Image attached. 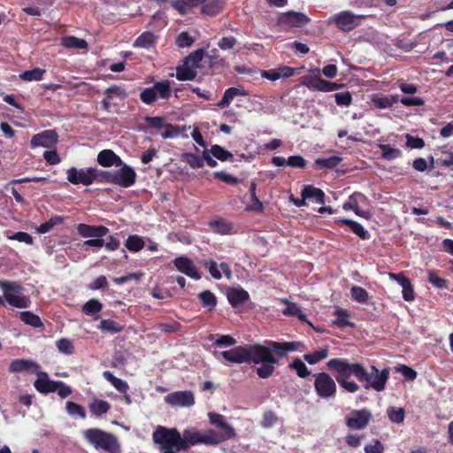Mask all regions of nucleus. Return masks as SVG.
<instances>
[{
  "label": "nucleus",
  "mask_w": 453,
  "mask_h": 453,
  "mask_svg": "<svg viewBox=\"0 0 453 453\" xmlns=\"http://www.w3.org/2000/svg\"><path fill=\"white\" fill-rule=\"evenodd\" d=\"M330 81L322 79L319 75H304L301 78V84L312 91L329 92Z\"/></svg>",
  "instance_id": "obj_19"
},
{
  "label": "nucleus",
  "mask_w": 453,
  "mask_h": 453,
  "mask_svg": "<svg viewBox=\"0 0 453 453\" xmlns=\"http://www.w3.org/2000/svg\"><path fill=\"white\" fill-rule=\"evenodd\" d=\"M210 152L215 158L222 162L231 160L234 157L230 151L226 150V149L218 144L212 145L210 150Z\"/></svg>",
  "instance_id": "obj_47"
},
{
  "label": "nucleus",
  "mask_w": 453,
  "mask_h": 453,
  "mask_svg": "<svg viewBox=\"0 0 453 453\" xmlns=\"http://www.w3.org/2000/svg\"><path fill=\"white\" fill-rule=\"evenodd\" d=\"M202 265L208 269L209 273L214 280H220L222 278V274H224L227 280L232 278V270L229 265L226 262H222L218 265L213 259H204L203 260Z\"/></svg>",
  "instance_id": "obj_15"
},
{
  "label": "nucleus",
  "mask_w": 453,
  "mask_h": 453,
  "mask_svg": "<svg viewBox=\"0 0 453 453\" xmlns=\"http://www.w3.org/2000/svg\"><path fill=\"white\" fill-rule=\"evenodd\" d=\"M136 173L134 170L123 163L121 167L113 171V184L122 188H129L135 183Z\"/></svg>",
  "instance_id": "obj_11"
},
{
  "label": "nucleus",
  "mask_w": 453,
  "mask_h": 453,
  "mask_svg": "<svg viewBox=\"0 0 453 453\" xmlns=\"http://www.w3.org/2000/svg\"><path fill=\"white\" fill-rule=\"evenodd\" d=\"M196 76L197 71L186 65L185 62L176 67L175 77L178 81H194Z\"/></svg>",
  "instance_id": "obj_27"
},
{
  "label": "nucleus",
  "mask_w": 453,
  "mask_h": 453,
  "mask_svg": "<svg viewBox=\"0 0 453 453\" xmlns=\"http://www.w3.org/2000/svg\"><path fill=\"white\" fill-rule=\"evenodd\" d=\"M208 418L210 424L219 429V433L212 429L207 430L210 437H213L214 446L235 437V430L226 421L223 415L215 412H209Z\"/></svg>",
  "instance_id": "obj_5"
},
{
  "label": "nucleus",
  "mask_w": 453,
  "mask_h": 453,
  "mask_svg": "<svg viewBox=\"0 0 453 453\" xmlns=\"http://www.w3.org/2000/svg\"><path fill=\"white\" fill-rule=\"evenodd\" d=\"M88 410L91 417L96 418H102L104 414L108 413L111 410V404L109 402L98 398L93 399L88 404Z\"/></svg>",
  "instance_id": "obj_21"
},
{
  "label": "nucleus",
  "mask_w": 453,
  "mask_h": 453,
  "mask_svg": "<svg viewBox=\"0 0 453 453\" xmlns=\"http://www.w3.org/2000/svg\"><path fill=\"white\" fill-rule=\"evenodd\" d=\"M104 98L101 101L102 109L105 111H110L112 104V100L114 98H119V100H125L128 94L124 88V87L119 85H111L108 87L104 91Z\"/></svg>",
  "instance_id": "obj_13"
},
{
  "label": "nucleus",
  "mask_w": 453,
  "mask_h": 453,
  "mask_svg": "<svg viewBox=\"0 0 453 453\" xmlns=\"http://www.w3.org/2000/svg\"><path fill=\"white\" fill-rule=\"evenodd\" d=\"M313 378L314 390L319 398L330 399L336 396V382L330 374L325 372H321L314 373Z\"/></svg>",
  "instance_id": "obj_7"
},
{
  "label": "nucleus",
  "mask_w": 453,
  "mask_h": 453,
  "mask_svg": "<svg viewBox=\"0 0 453 453\" xmlns=\"http://www.w3.org/2000/svg\"><path fill=\"white\" fill-rule=\"evenodd\" d=\"M210 227L216 234L225 235L234 234V225L231 221L225 219H218L209 222Z\"/></svg>",
  "instance_id": "obj_24"
},
{
  "label": "nucleus",
  "mask_w": 453,
  "mask_h": 453,
  "mask_svg": "<svg viewBox=\"0 0 453 453\" xmlns=\"http://www.w3.org/2000/svg\"><path fill=\"white\" fill-rule=\"evenodd\" d=\"M197 296L201 301L202 306L206 308L209 311L215 309L217 305V298L211 291L204 290L199 293Z\"/></svg>",
  "instance_id": "obj_32"
},
{
  "label": "nucleus",
  "mask_w": 453,
  "mask_h": 453,
  "mask_svg": "<svg viewBox=\"0 0 453 453\" xmlns=\"http://www.w3.org/2000/svg\"><path fill=\"white\" fill-rule=\"evenodd\" d=\"M0 288L4 293H20L23 290V287L19 283L9 280L0 281Z\"/></svg>",
  "instance_id": "obj_61"
},
{
  "label": "nucleus",
  "mask_w": 453,
  "mask_h": 453,
  "mask_svg": "<svg viewBox=\"0 0 453 453\" xmlns=\"http://www.w3.org/2000/svg\"><path fill=\"white\" fill-rule=\"evenodd\" d=\"M84 440L96 449H103L108 453H121V446L118 438L111 433L100 428H88L82 432Z\"/></svg>",
  "instance_id": "obj_4"
},
{
  "label": "nucleus",
  "mask_w": 453,
  "mask_h": 453,
  "mask_svg": "<svg viewBox=\"0 0 453 453\" xmlns=\"http://www.w3.org/2000/svg\"><path fill=\"white\" fill-rule=\"evenodd\" d=\"M58 142V134L55 130H44L35 134L31 139L32 147L51 148Z\"/></svg>",
  "instance_id": "obj_16"
},
{
  "label": "nucleus",
  "mask_w": 453,
  "mask_h": 453,
  "mask_svg": "<svg viewBox=\"0 0 453 453\" xmlns=\"http://www.w3.org/2000/svg\"><path fill=\"white\" fill-rule=\"evenodd\" d=\"M125 246L131 252H138L144 248L145 242L141 236L132 234L127 237Z\"/></svg>",
  "instance_id": "obj_42"
},
{
  "label": "nucleus",
  "mask_w": 453,
  "mask_h": 453,
  "mask_svg": "<svg viewBox=\"0 0 453 453\" xmlns=\"http://www.w3.org/2000/svg\"><path fill=\"white\" fill-rule=\"evenodd\" d=\"M282 312L284 315L295 316L298 318L301 321H306V315L295 303H288V305L286 306Z\"/></svg>",
  "instance_id": "obj_54"
},
{
  "label": "nucleus",
  "mask_w": 453,
  "mask_h": 453,
  "mask_svg": "<svg viewBox=\"0 0 453 453\" xmlns=\"http://www.w3.org/2000/svg\"><path fill=\"white\" fill-rule=\"evenodd\" d=\"M379 148L381 150L382 158L386 160H394L403 155L401 150L393 148L389 144H380Z\"/></svg>",
  "instance_id": "obj_45"
},
{
  "label": "nucleus",
  "mask_w": 453,
  "mask_h": 453,
  "mask_svg": "<svg viewBox=\"0 0 453 453\" xmlns=\"http://www.w3.org/2000/svg\"><path fill=\"white\" fill-rule=\"evenodd\" d=\"M182 160L186 162L191 168H201L203 166V156L199 157L193 153H184Z\"/></svg>",
  "instance_id": "obj_55"
},
{
  "label": "nucleus",
  "mask_w": 453,
  "mask_h": 453,
  "mask_svg": "<svg viewBox=\"0 0 453 453\" xmlns=\"http://www.w3.org/2000/svg\"><path fill=\"white\" fill-rule=\"evenodd\" d=\"M288 369L295 370L297 376L305 379L311 375V371L306 365L299 358L296 357L288 365Z\"/></svg>",
  "instance_id": "obj_39"
},
{
  "label": "nucleus",
  "mask_w": 453,
  "mask_h": 453,
  "mask_svg": "<svg viewBox=\"0 0 453 453\" xmlns=\"http://www.w3.org/2000/svg\"><path fill=\"white\" fill-rule=\"evenodd\" d=\"M372 414L367 408L353 410L345 417V426L353 431L365 429L372 421Z\"/></svg>",
  "instance_id": "obj_8"
},
{
  "label": "nucleus",
  "mask_w": 453,
  "mask_h": 453,
  "mask_svg": "<svg viewBox=\"0 0 453 453\" xmlns=\"http://www.w3.org/2000/svg\"><path fill=\"white\" fill-rule=\"evenodd\" d=\"M208 0H175L172 2V6L180 14L185 15L187 10L196 7L197 5L206 3Z\"/></svg>",
  "instance_id": "obj_28"
},
{
  "label": "nucleus",
  "mask_w": 453,
  "mask_h": 453,
  "mask_svg": "<svg viewBox=\"0 0 453 453\" xmlns=\"http://www.w3.org/2000/svg\"><path fill=\"white\" fill-rule=\"evenodd\" d=\"M227 300L232 307L236 308L250 298L249 293L243 288H230L227 291Z\"/></svg>",
  "instance_id": "obj_23"
},
{
  "label": "nucleus",
  "mask_w": 453,
  "mask_h": 453,
  "mask_svg": "<svg viewBox=\"0 0 453 453\" xmlns=\"http://www.w3.org/2000/svg\"><path fill=\"white\" fill-rule=\"evenodd\" d=\"M428 281L438 288L445 289L449 287V281L439 277L435 271L428 272Z\"/></svg>",
  "instance_id": "obj_56"
},
{
  "label": "nucleus",
  "mask_w": 453,
  "mask_h": 453,
  "mask_svg": "<svg viewBox=\"0 0 453 453\" xmlns=\"http://www.w3.org/2000/svg\"><path fill=\"white\" fill-rule=\"evenodd\" d=\"M171 96V81L169 80H163L155 82L151 87L143 88L140 93V100L147 105H152L157 98L168 100Z\"/></svg>",
  "instance_id": "obj_6"
},
{
  "label": "nucleus",
  "mask_w": 453,
  "mask_h": 453,
  "mask_svg": "<svg viewBox=\"0 0 453 453\" xmlns=\"http://www.w3.org/2000/svg\"><path fill=\"white\" fill-rule=\"evenodd\" d=\"M57 386L58 381L51 380L48 373L45 372H39L37 374V379L34 382V387L35 389L42 395L56 392L58 389Z\"/></svg>",
  "instance_id": "obj_18"
},
{
  "label": "nucleus",
  "mask_w": 453,
  "mask_h": 453,
  "mask_svg": "<svg viewBox=\"0 0 453 453\" xmlns=\"http://www.w3.org/2000/svg\"><path fill=\"white\" fill-rule=\"evenodd\" d=\"M57 348L59 350V352L66 355H72L74 352V347L73 342L66 338H62L58 340L57 342Z\"/></svg>",
  "instance_id": "obj_60"
},
{
  "label": "nucleus",
  "mask_w": 453,
  "mask_h": 453,
  "mask_svg": "<svg viewBox=\"0 0 453 453\" xmlns=\"http://www.w3.org/2000/svg\"><path fill=\"white\" fill-rule=\"evenodd\" d=\"M104 378L109 381L119 393L126 394L129 389L127 381L115 377L110 371H104L103 373Z\"/></svg>",
  "instance_id": "obj_30"
},
{
  "label": "nucleus",
  "mask_w": 453,
  "mask_h": 453,
  "mask_svg": "<svg viewBox=\"0 0 453 453\" xmlns=\"http://www.w3.org/2000/svg\"><path fill=\"white\" fill-rule=\"evenodd\" d=\"M336 319L333 321V324L339 328H344L346 326H353L354 324L349 321V312L342 308H337L334 311Z\"/></svg>",
  "instance_id": "obj_35"
},
{
  "label": "nucleus",
  "mask_w": 453,
  "mask_h": 453,
  "mask_svg": "<svg viewBox=\"0 0 453 453\" xmlns=\"http://www.w3.org/2000/svg\"><path fill=\"white\" fill-rule=\"evenodd\" d=\"M65 409L67 413L72 417L78 416L81 419H85L87 417L84 408L81 404L76 403L74 402H66Z\"/></svg>",
  "instance_id": "obj_51"
},
{
  "label": "nucleus",
  "mask_w": 453,
  "mask_h": 453,
  "mask_svg": "<svg viewBox=\"0 0 453 453\" xmlns=\"http://www.w3.org/2000/svg\"><path fill=\"white\" fill-rule=\"evenodd\" d=\"M334 101L338 106L348 107L352 104V95L349 91L338 92L334 96Z\"/></svg>",
  "instance_id": "obj_57"
},
{
  "label": "nucleus",
  "mask_w": 453,
  "mask_h": 453,
  "mask_svg": "<svg viewBox=\"0 0 453 453\" xmlns=\"http://www.w3.org/2000/svg\"><path fill=\"white\" fill-rule=\"evenodd\" d=\"M61 44L66 49L84 50L88 48V42L84 39H80L75 36L63 37Z\"/></svg>",
  "instance_id": "obj_37"
},
{
  "label": "nucleus",
  "mask_w": 453,
  "mask_h": 453,
  "mask_svg": "<svg viewBox=\"0 0 453 453\" xmlns=\"http://www.w3.org/2000/svg\"><path fill=\"white\" fill-rule=\"evenodd\" d=\"M236 344V340L230 334H220L213 342L214 347H232Z\"/></svg>",
  "instance_id": "obj_58"
},
{
  "label": "nucleus",
  "mask_w": 453,
  "mask_h": 453,
  "mask_svg": "<svg viewBox=\"0 0 453 453\" xmlns=\"http://www.w3.org/2000/svg\"><path fill=\"white\" fill-rule=\"evenodd\" d=\"M328 356L327 348H320L312 353H307L303 355V359L310 365H316L321 360L326 358Z\"/></svg>",
  "instance_id": "obj_40"
},
{
  "label": "nucleus",
  "mask_w": 453,
  "mask_h": 453,
  "mask_svg": "<svg viewBox=\"0 0 453 453\" xmlns=\"http://www.w3.org/2000/svg\"><path fill=\"white\" fill-rule=\"evenodd\" d=\"M22 322L26 325L31 326L34 328L42 327L43 324L38 315H35L32 311H22L19 316Z\"/></svg>",
  "instance_id": "obj_43"
},
{
  "label": "nucleus",
  "mask_w": 453,
  "mask_h": 453,
  "mask_svg": "<svg viewBox=\"0 0 453 453\" xmlns=\"http://www.w3.org/2000/svg\"><path fill=\"white\" fill-rule=\"evenodd\" d=\"M310 19L302 12H288L279 18V24L287 28L302 27L308 24Z\"/></svg>",
  "instance_id": "obj_14"
},
{
  "label": "nucleus",
  "mask_w": 453,
  "mask_h": 453,
  "mask_svg": "<svg viewBox=\"0 0 453 453\" xmlns=\"http://www.w3.org/2000/svg\"><path fill=\"white\" fill-rule=\"evenodd\" d=\"M224 6V2L221 0H212L209 3H203L202 6V13L213 17L219 14Z\"/></svg>",
  "instance_id": "obj_34"
},
{
  "label": "nucleus",
  "mask_w": 453,
  "mask_h": 453,
  "mask_svg": "<svg viewBox=\"0 0 453 453\" xmlns=\"http://www.w3.org/2000/svg\"><path fill=\"white\" fill-rule=\"evenodd\" d=\"M5 301L12 306L16 308H27L29 304V300L21 296L13 295L12 293H4Z\"/></svg>",
  "instance_id": "obj_41"
},
{
  "label": "nucleus",
  "mask_w": 453,
  "mask_h": 453,
  "mask_svg": "<svg viewBox=\"0 0 453 453\" xmlns=\"http://www.w3.org/2000/svg\"><path fill=\"white\" fill-rule=\"evenodd\" d=\"M93 172L94 167L81 168L78 170L76 167H71L67 170V180L73 184H82L84 186H89L93 183Z\"/></svg>",
  "instance_id": "obj_10"
},
{
  "label": "nucleus",
  "mask_w": 453,
  "mask_h": 453,
  "mask_svg": "<svg viewBox=\"0 0 453 453\" xmlns=\"http://www.w3.org/2000/svg\"><path fill=\"white\" fill-rule=\"evenodd\" d=\"M372 104L379 109H388L391 108V103L389 102L388 96L374 94L372 96Z\"/></svg>",
  "instance_id": "obj_63"
},
{
  "label": "nucleus",
  "mask_w": 453,
  "mask_h": 453,
  "mask_svg": "<svg viewBox=\"0 0 453 453\" xmlns=\"http://www.w3.org/2000/svg\"><path fill=\"white\" fill-rule=\"evenodd\" d=\"M387 414L390 421L395 424H401L405 418V411L403 408L389 407L387 410Z\"/></svg>",
  "instance_id": "obj_49"
},
{
  "label": "nucleus",
  "mask_w": 453,
  "mask_h": 453,
  "mask_svg": "<svg viewBox=\"0 0 453 453\" xmlns=\"http://www.w3.org/2000/svg\"><path fill=\"white\" fill-rule=\"evenodd\" d=\"M326 368L334 372L335 380L349 393H356L360 386L350 377L354 376L365 390L373 389L381 392L386 388L389 380L390 368L385 367L379 370L372 365L370 372L361 363H350L347 358H333L326 363Z\"/></svg>",
  "instance_id": "obj_2"
},
{
  "label": "nucleus",
  "mask_w": 453,
  "mask_h": 453,
  "mask_svg": "<svg viewBox=\"0 0 453 453\" xmlns=\"http://www.w3.org/2000/svg\"><path fill=\"white\" fill-rule=\"evenodd\" d=\"M248 95V92L243 88H228L225 90L221 100L218 104V106L220 108L227 107L235 96H246Z\"/></svg>",
  "instance_id": "obj_25"
},
{
  "label": "nucleus",
  "mask_w": 453,
  "mask_h": 453,
  "mask_svg": "<svg viewBox=\"0 0 453 453\" xmlns=\"http://www.w3.org/2000/svg\"><path fill=\"white\" fill-rule=\"evenodd\" d=\"M93 182L113 184V171H103L94 167Z\"/></svg>",
  "instance_id": "obj_46"
},
{
  "label": "nucleus",
  "mask_w": 453,
  "mask_h": 453,
  "mask_svg": "<svg viewBox=\"0 0 453 453\" xmlns=\"http://www.w3.org/2000/svg\"><path fill=\"white\" fill-rule=\"evenodd\" d=\"M152 439L159 445L161 453H179L198 444L214 446L213 437H210L208 431L203 434L196 428L185 429L180 434L175 427L158 426Z\"/></svg>",
  "instance_id": "obj_3"
},
{
  "label": "nucleus",
  "mask_w": 453,
  "mask_h": 453,
  "mask_svg": "<svg viewBox=\"0 0 453 453\" xmlns=\"http://www.w3.org/2000/svg\"><path fill=\"white\" fill-rule=\"evenodd\" d=\"M357 194L355 193L349 196V201L346 202L342 205V209L344 211H353L356 215L365 218V219H370V213L365 211H362L357 204V201L355 200V196Z\"/></svg>",
  "instance_id": "obj_38"
},
{
  "label": "nucleus",
  "mask_w": 453,
  "mask_h": 453,
  "mask_svg": "<svg viewBox=\"0 0 453 453\" xmlns=\"http://www.w3.org/2000/svg\"><path fill=\"white\" fill-rule=\"evenodd\" d=\"M175 268L186 276L198 280L202 278V274L196 266L194 261L186 256L177 257L173 260Z\"/></svg>",
  "instance_id": "obj_12"
},
{
  "label": "nucleus",
  "mask_w": 453,
  "mask_h": 453,
  "mask_svg": "<svg viewBox=\"0 0 453 453\" xmlns=\"http://www.w3.org/2000/svg\"><path fill=\"white\" fill-rule=\"evenodd\" d=\"M342 161V158L337 156H331L329 157H320L315 160V165L320 169H333L336 167Z\"/></svg>",
  "instance_id": "obj_44"
},
{
  "label": "nucleus",
  "mask_w": 453,
  "mask_h": 453,
  "mask_svg": "<svg viewBox=\"0 0 453 453\" xmlns=\"http://www.w3.org/2000/svg\"><path fill=\"white\" fill-rule=\"evenodd\" d=\"M45 70L35 67L32 70H27L20 73L19 77L26 81H41L42 79Z\"/></svg>",
  "instance_id": "obj_48"
},
{
  "label": "nucleus",
  "mask_w": 453,
  "mask_h": 453,
  "mask_svg": "<svg viewBox=\"0 0 453 453\" xmlns=\"http://www.w3.org/2000/svg\"><path fill=\"white\" fill-rule=\"evenodd\" d=\"M205 56V52L203 49H198L190 54H188L184 59L183 62L186 65H188L194 70H196L200 67V63Z\"/></svg>",
  "instance_id": "obj_33"
},
{
  "label": "nucleus",
  "mask_w": 453,
  "mask_h": 453,
  "mask_svg": "<svg viewBox=\"0 0 453 453\" xmlns=\"http://www.w3.org/2000/svg\"><path fill=\"white\" fill-rule=\"evenodd\" d=\"M97 163L104 167L121 166L123 161L113 150H103L97 155Z\"/></svg>",
  "instance_id": "obj_20"
},
{
  "label": "nucleus",
  "mask_w": 453,
  "mask_h": 453,
  "mask_svg": "<svg viewBox=\"0 0 453 453\" xmlns=\"http://www.w3.org/2000/svg\"><path fill=\"white\" fill-rule=\"evenodd\" d=\"M362 16L354 14L349 11H342L332 17V21L337 28L344 32H349L355 29L360 24Z\"/></svg>",
  "instance_id": "obj_9"
},
{
  "label": "nucleus",
  "mask_w": 453,
  "mask_h": 453,
  "mask_svg": "<svg viewBox=\"0 0 453 453\" xmlns=\"http://www.w3.org/2000/svg\"><path fill=\"white\" fill-rule=\"evenodd\" d=\"M156 40L157 37L152 32H143L135 39L134 46L136 48L150 49L155 46Z\"/></svg>",
  "instance_id": "obj_29"
},
{
  "label": "nucleus",
  "mask_w": 453,
  "mask_h": 453,
  "mask_svg": "<svg viewBox=\"0 0 453 453\" xmlns=\"http://www.w3.org/2000/svg\"><path fill=\"white\" fill-rule=\"evenodd\" d=\"M98 329L104 333L117 334L122 332L124 326L117 321L108 319L101 320Z\"/></svg>",
  "instance_id": "obj_36"
},
{
  "label": "nucleus",
  "mask_w": 453,
  "mask_h": 453,
  "mask_svg": "<svg viewBox=\"0 0 453 453\" xmlns=\"http://www.w3.org/2000/svg\"><path fill=\"white\" fill-rule=\"evenodd\" d=\"M64 222V218L61 216H55L50 218L48 221L41 224L37 227V232L39 234H46L50 232L55 226L60 225Z\"/></svg>",
  "instance_id": "obj_53"
},
{
  "label": "nucleus",
  "mask_w": 453,
  "mask_h": 453,
  "mask_svg": "<svg viewBox=\"0 0 453 453\" xmlns=\"http://www.w3.org/2000/svg\"><path fill=\"white\" fill-rule=\"evenodd\" d=\"M350 295L352 299L359 303H366L369 299L368 292L359 286H353L350 289Z\"/></svg>",
  "instance_id": "obj_52"
},
{
  "label": "nucleus",
  "mask_w": 453,
  "mask_h": 453,
  "mask_svg": "<svg viewBox=\"0 0 453 453\" xmlns=\"http://www.w3.org/2000/svg\"><path fill=\"white\" fill-rule=\"evenodd\" d=\"M336 223L341 226H347L355 234H357L362 240H369L371 235L367 230L364 228V226L352 219H340L335 220Z\"/></svg>",
  "instance_id": "obj_22"
},
{
  "label": "nucleus",
  "mask_w": 453,
  "mask_h": 453,
  "mask_svg": "<svg viewBox=\"0 0 453 453\" xmlns=\"http://www.w3.org/2000/svg\"><path fill=\"white\" fill-rule=\"evenodd\" d=\"M302 197L303 199H315L319 204H325V193L320 188H315L312 185H306L302 190Z\"/></svg>",
  "instance_id": "obj_26"
},
{
  "label": "nucleus",
  "mask_w": 453,
  "mask_h": 453,
  "mask_svg": "<svg viewBox=\"0 0 453 453\" xmlns=\"http://www.w3.org/2000/svg\"><path fill=\"white\" fill-rule=\"evenodd\" d=\"M300 343L297 342L266 341L265 345L255 343L250 346L240 345L219 353L224 361L231 364L261 365L256 372L260 379H268L279 365L276 357H285L288 353L296 351Z\"/></svg>",
  "instance_id": "obj_1"
},
{
  "label": "nucleus",
  "mask_w": 453,
  "mask_h": 453,
  "mask_svg": "<svg viewBox=\"0 0 453 453\" xmlns=\"http://www.w3.org/2000/svg\"><path fill=\"white\" fill-rule=\"evenodd\" d=\"M212 175L215 179H218L232 186L239 183V180L236 177H234L233 175L223 171L214 172Z\"/></svg>",
  "instance_id": "obj_62"
},
{
  "label": "nucleus",
  "mask_w": 453,
  "mask_h": 453,
  "mask_svg": "<svg viewBox=\"0 0 453 453\" xmlns=\"http://www.w3.org/2000/svg\"><path fill=\"white\" fill-rule=\"evenodd\" d=\"M181 325L176 320H173L169 323H159L157 325V329L165 334H173L180 330Z\"/></svg>",
  "instance_id": "obj_59"
},
{
  "label": "nucleus",
  "mask_w": 453,
  "mask_h": 453,
  "mask_svg": "<svg viewBox=\"0 0 453 453\" xmlns=\"http://www.w3.org/2000/svg\"><path fill=\"white\" fill-rule=\"evenodd\" d=\"M165 401L175 406H192L195 403L194 395L191 391H176L168 394Z\"/></svg>",
  "instance_id": "obj_17"
},
{
  "label": "nucleus",
  "mask_w": 453,
  "mask_h": 453,
  "mask_svg": "<svg viewBox=\"0 0 453 453\" xmlns=\"http://www.w3.org/2000/svg\"><path fill=\"white\" fill-rule=\"evenodd\" d=\"M194 39L188 32H181L176 38L175 43L179 48H188L194 43Z\"/></svg>",
  "instance_id": "obj_64"
},
{
  "label": "nucleus",
  "mask_w": 453,
  "mask_h": 453,
  "mask_svg": "<svg viewBox=\"0 0 453 453\" xmlns=\"http://www.w3.org/2000/svg\"><path fill=\"white\" fill-rule=\"evenodd\" d=\"M35 367H37V365L33 361L26 359H15L11 363L9 371L12 372H20L30 371L32 368Z\"/></svg>",
  "instance_id": "obj_31"
},
{
  "label": "nucleus",
  "mask_w": 453,
  "mask_h": 453,
  "mask_svg": "<svg viewBox=\"0 0 453 453\" xmlns=\"http://www.w3.org/2000/svg\"><path fill=\"white\" fill-rule=\"evenodd\" d=\"M103 309V304L96 299H90L82 307V312L88 316L95 315L100 312Z\"/></svg>",
  "instance_id": "obj_50"
}]
</instances>
